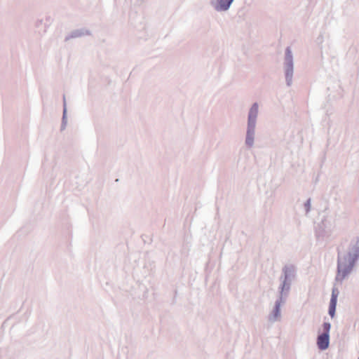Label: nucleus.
Wrapping results in <instances>:
<instances>
[{
    "label": "nucleus",
    "mask_w": 359,
    "mask_h": 359,
    "mask_svg": "<svg viewBox=\"0 0 359 359\" xmlns=\"http://www.w3.org/2000/svg\"><path fill=\"white\" fill-rule=\"evenodd\" d=\"M330 327L329 323H324L323 325V333L320 334L317 339V345L320 350H325L329 346V332Z\"/></svg>",
    "instance_id": "nucleus-1"
},
{
    "label": "nucleus",
    "mask_w": 359,
    "mask_h": 359,
    "mask_svg": "<svg viewBox=\"0 0 359 359\" xmlns=\"http://www.w3.org/2000/svg\"><path fill=\"white\" fill-rule=\"evenodd\" d=\"M338 294H339V292H338L337 289L334 288L332 290V297L330 299V306H329V314L330 315V316L332 318H333L334 316Z\"/></svg>",
    "instance_id": "nucleus-2"
},
{
    "label": "nucleus",
    "mask_w": 359,
    "mask_h": 359,
    "mask_svg": "<svg viewBox=\"0 0 359 359\" xmlns=\"http://www.w3.org/2000/svg\"><path fill=\"white\" fill-rule=\"evenodd\" d=\"M258 111V105L257 104H253L252 107L250 114H249V123H250L252 121H253L257 114Z\"/></svg>",
    "instance_id": "nucleus-3"
},
{
    "label": "nucleus",
    "mask_w": 359,
    "mask_h": 359,
    "mask_svg": "<svg viewBox=\"0 0 359 359\" xmlns=\"http://www.w3.org/2000/svg\"><path fill=\"white\" fill-rule=\"evenodd\" d=\"M233 0H219V6L221 10H227Z\"/></svg>",
    "instance_id": "nucleus-4"
},
{
    "label": "nucleus",
    "mask_w": 359,
    "mask_h": 359,
    "mask_svg": "<svg viewBox=\"0 0 359 359\" xmlns=\"http://www.w3.org/2000/svg\"><path fill=\"white\" fill-rule=\"evenodd\" d=\"M338 269L339 271L343 269V262L341 259H339Z\"/></svg>",
    "instance_id": "nucleus-5"
},
{
    "label": "nucleus",
    "mask_w": 359,
    "mask_h": 359,
    "mask_svg": "<svg viewBox=\"0 0 359 359\" xmlns=\"http://www.w3.org/2000/svg\"><path fill=\"white\" fill-rule=\"evenodd\" d=\"M246 142H247V143H248V144H251L252 140H250V138H249V137H248V138H247V140H246Z\"/></svg>",
    "instance_id": "nucleus-6"
}]
</instances>
